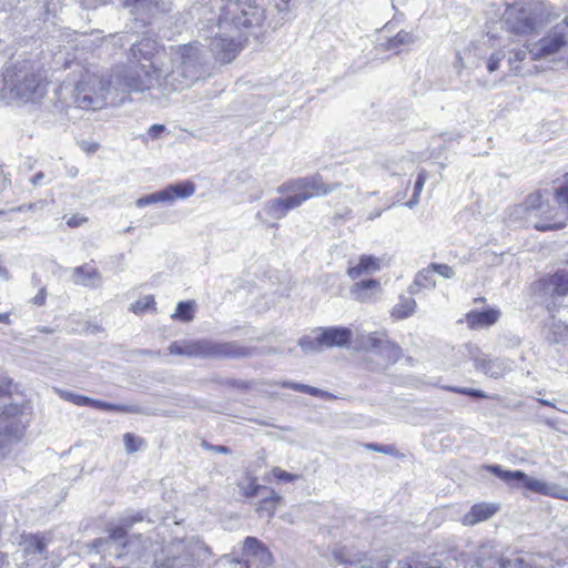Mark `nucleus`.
<instances>
[{"instance_id":"nucleus-52","label":"nucleus","mask_w":568,"mask_h":568,"mask_svg":"<svg viewBox=\"0 0 568 568\" xmlns=\"http://www.w3.org/2000/svg\"><path fill=\"white\" fill-rule=\"evenodd\" d=\"M81 149L89 154H93L99 150V144L95 142L83 141L81 143Z\"/></svg>"},{"instance_id":"nucleus-23","label":"nucleus","mask_w":568,"mask_h":568,"mask_svg":"<svg viewBox=\"0 0 568 568\" xmlns=\"http://www.w3.org/2000/svg\"><path fill=\"white\" fill-rule=\"evenodd\" d=\"M379 292L381 283L374 278L355 283L349 290L351 296L361 303L372 301Z\"/></svg>"},{"instance_id":"nucleus-19","label":"nucleus","mask_w":568,"mask_h":568,"mask_svg":"<svg viewBox=\"0 0 568 568\" xmlns=\"http://www.w3.org/2000/svg\"><path fill=\"white\" fill-rule=\"evenodd\" d=\"M301 206V200L292 193L286 197L271 199L264 204L263 211L267 216L274 220H282L286 216L288 211Z\"/></svg>"},{"instance_id":"nucleus-32","label":"nucleus","mask_w":568,"mask_h":568,"mask_svg":"<svg viewBox=\"0 0 568 568\" xmlns=\"http://www.w3.org/2000/svg\"><path fill=\"white\" fill-rule=\"evenodd\" d=\"M511 562V560L503 558L497 549L496 554H493L489 558H485V556L476 557V565L480 568H510Z\"/></svg>"},{"instance_id":"nucleus-29","label":"nucleus","mask_w":568,"mask_h":568,"mask_svg":"<svg viewBox=\"0 0 568 568\" xmlns=\"http://www.w3.org/2000/svg\"><path fill=\"white\" fill-rule=\"evenodd\" d=\"M434 270L432 268V264L419 271L409 286V292L412 294H417L420 288H434L436 286V281L434 278Z\"/></svg>"},{"instance_id":"nucleus-21","label":"nucleus","mask_w":568,"mask_h":568,"mask_svg":"<svg viewBox=\"0 0 568 568\" xmlns=\"http://www.w3.org/2000/svg\"><path fill=\"white\" fill-rule=\"evenodd\" d=\"M499 510V506L494 503H480L474 505L467 514L464 515L462 524L464 526H475L481 521L491 518Z\"/></svg>"},{"instance_id":"nucleus-26","label":"nucleus","mask_w":568,"mask_h":568,"mask_svg":"<svg viewBox=\"0 0 568 568\" xmlns=\"http://www.w3.org/2000/svg\"><path fill=\"white\" fill-rule=\"evenodd\" d=\"M73 281L79 285L99 287L102 276L94 267L77 266L73 268Z\"/></svg>"},{"instance_id":"nucleus-7","label":"nucleus","mask_w":568,"mask_h":568,"mask_svg":"<svg viewBox=\"0 0 568 568\" xmlns=\"http://www.w3.org/2000/svg\"><path fill=\"white\" fill-rule=\"evenodd\" d=\"M204 550L203 544L194 538L174 540L160 555H154V565L156 568H195Z\"/></svg>"},{"instance_id":"nucleus-44","label":"nucleus","mask_w":568,"mask_h":568,"mask_svg":"<svg viewBox=\"0 0 568 568\" xmlns=\"http://www.w3.org/2000/svg\"><path fill=\"white\" fill-rule=\"evenodd\" d=\"M443 388L446 390L456 393V394L467 395V396H471V397H476V398H486L487 397V395L480 389L467 388V387H456V386H444Z\"/></svg>"},{"instance_id":"nucleus-55","label":"nucleus","mask_w":568,"mask_h":568,"mask_svg":"<svg viewBox=\"0 0 568 568\" xmlns=\"http://www.w3.org/2000/svg\"><path fill=\"white\" fill-rule=\"evenodd\" d=\"M33 207H34V204H23L20 206L12 207L10 211L11 212H23L27 210H32Z\"/></svg>"},{"instance_id":"nucleus-62","label":"nucleus","mask_w":568,"mask_h":568,"mask_svg":"<svg viewBox=\"0 0 568 568\" xmlns=\"http://www.w3.org/2000/svg\"><path fill=\"white\" fill-rule=\"evenodd\" d=\"M233 564L235 566H240V568H247V565L246 564H242L241 561H234Z\"/></svg>"},{"instance_id":"nucleus-28","label":"nucleus","mask_w":568,"mask_h":568,"mask_svg":"<svg viewBox=\"0 0 568 568\" xmlns=\"http://www.w3.org/2000/svg\"><path fill=\"white\" fill-rule=\"evenodd\" d=\"M499 311L487 310L483 312H470L467 314V323L471 328H481L495 324L499 318Z\"/></svg>"},{"instance_id":"nucleus-10","label":"nucleus","mask_w":568,"mask_h":568,"mask_svg":"<svg viewBox=\"0 0 568 568\" xmlns=\"http://www.w3.org/2000/svg\"><path fill=\"white\" fill-rule=\"evenodd\" d=\"M355 348L378 356L379 365L385 367L394 364L402 356L400 347L390 342L387 336L381 332L357 335Z\"/></svg>"},{"instance_id":"nucleus-17","label":"nucleus","mask_w":568,"mask_h":568,"mask_svg":"<svg viewBox=\"0 0 568 568\" xmlns=\"http://www.w3.org/2000/svg\"><path fill=\"white\" fill-rule=\"evenodd\" d=\"M324 348L346 347L353 338V332L348 327L331 326L317 327Z\"/></svg>"},{"instance_id":"nucleus-56","label":"nucleus","mask_w":568,"mask_h":568,"mask_svg":"<svg viewBox=\"0 0 568 568\" xmlns=\"http://www.w3.org/2000/svg\"><path fill=\"white\" fill-rule=\"evenodd\" d=\"M42 179H43V173H41V172H40V173L36 174V175L32 178V183H33L34 185H38V184H40V182H41V180H42Z\"/></svg>"},{"instance_id":"nucleus-38","label":"nucleus","mask_w":568,"mask_h":568,"mask_svg":"<svg viewBox=\"0 0 568 568\" xmlns=\"http://www.w3.org/2000/svg\"><path fill=\"white\" fill-rule=\"evenodd\" d=\"M54 390L62 399L68 400L77 406H90L91 398L88 396L60 388H54Z\"/></svg>"},{"instance_id":"nucleus-53","label":"nucleus","mask_w":568,"mask_h":568,"mask_svg":"<svg viewBox=\"0 0 568 568\" xmlns=\"http://www.w3.org/2000/svg\"><path fill=\"white\" fill-rule=\"evenodd\" d=\"M164 129L165 128L162 124H154L149 129L148 133L151 138L156 139L159 134L164 131Z\"/></svg>"},{"instance_id":"nucleus-33","label":"nucleus","mask_w":568,"mask_h":568,"mask_svg":"<svg viewBox=\"0 0 568 568\" xmlns=\"http://www.w3.org/2000/svg\"><path fill=\"white\" fill-rule=\"evenodd\" d=\"M416 307V301L412 297H402L393 308L392 315L396 318H406L412 315Z\"/></svg>"},{"instance_id":"nucleus-46","label":"nucleus","mask_w":568,"mask_h":568,"mask_svg":"<svg viewBox=\"0 0 568 568\" xmlns=\"http://www.w3.org/2000/svg\"><path fill=\"white\" fill-rule=\"evenodd\" d=\"M154 298L152 296H146L143 300L136 301L131 305V311L134 313H141L145 310L150 308L152 305H154Z\"/></svg>"},{"instance_id":"nucleus-42","label":"nucleus","mask_w":568,"mask_h":568,"mask_svg":"<svg viewBox=\"0 0 568 568\" xmlns=\"http://www.w3.org/2000/svg\"><path fill=\"white\" fill-rule=\"evenodd\" d=\"M123 444L129 454L138 452L144 444V440L131 433L123 435Z\"/></svg>"},{"instance_id":"nucleus-36","label":"nucleus","mask_w":568,"mask_h":568,"mask_svg":"<svg viewBox=\"0 0 568 568\" xmlns=\"http://www.w3.org/2000/svg\"><path fill=\"white\" fill-rule=\"evenodd\" d=\"M487 469L493 473L495 476L500 478L501 480L510 484L513 481H517L518 477H524V471L521 470H505L499 465H490L487 466Z\"/></svg>"},{"instance_id":"nucleus-57","label":"nucleus","mask_w":568,"mask_h":568,"mask_svg":"<svg viewBox=\"0 0 568 568\" xmlns=\"http://www.w3.org/2000/svg\"><path fill=\"white\" fill-rule=\"evenodd\" d=\"M8 564L7 556L0 552V568H3Z\"/></svg>"},{"instance_id":"nucleus-45","label":"nucleus","mask_w":568,"mask_h":568,"mask_svg":"<svg viewBox=\"0 0 568 568\" xmlns=\"http://www.w3.org/2000/svg\"><path fill=\"white\" fill-rule=\"evenodd\" d=\"M239 487H240L242 494L247 498L255 497L261 489H265V487L256 484L255 478L251 479L247 485L239 484Z\"/></svg>"},{"instance_id":"nucleus-18","label":"nucleus","mask_w":568,"mask_h":568,"mask_svg":"<svg viewBox=\"0 0 568 568\" xmlns=\"http://www.w3.org/2000/svg\"><path fill=\"white\" fill-rule=\"evenodd\" d=\"M566 44V38L561 32H555L529 49V54L534 60L541 59L558 52Z\"/></svg>"},{"instance_id":"nucleus-20","label":"nucleus","mask_w":568,"mask_h":568,"mask_svg":"<svg viewBox=\"0 0 568 568\" xmlns=\"http://www.w3.org/2000/svg\"><path fill=\"white\" fill-rule=\"evenodd\" d=\"M517 481H520L524 485V487H526L528 490L544 496H550L561 499L562 494L565 493V489L561 488L559 485L547 483L538 478L529 477L525 473L524 477H518Z\"/></svg>"},{"instance_id":"nucleus-13","label":"nucleus","mask_w":568,"mask_h":568,"mask_svg":"<svg viewBox=\"0 0 568 568\" xmlns=\"http://www.w3.org/2000/svg\"><path fill=\"white\" fill-rule=\"evenodd\" d=\"M504 21L507 30L517 36H528L541 27V23L531 16L530 11L517 4L506 8Z\"/></svg>"},{"instance_id":"nucleus-3","label":"nucleus","mask_w":568,"mask_h":568,"mask_svg":"<svg viewBox=\"0 0 568 568\" xmlns=\"http://www.w3.org/2000/svg\"><path fill=\"white\" fill-rule=\"evenodd\" d=\"M45 93L47 84L27 64H14L0 73V99L8 103H34Z\"/></svg>"},{"instance_id":"nucleus-15","label":"nucleus","mask_w":568,"mask_h":568,"mask_svg":"<svg viewBox=\"0 0 568 568\" xmlns=\"http://www.w3.org/2000/svg\"><path fill=\"white\" fill-rule=\"evenodd\" d=\"M24 560L20 568H44L47 565V544L42 537L29 536L21 542Z\"/></svg>"},{"instance_id":"nucleus-1","label":"nucleus","mask_w":568,"mask_h":568,"mask_svg":"<svg viewBox=\"0 0 568 568\" xmlns=\"http://www.w3.org/2000/svg\"><path fill=\"white\" fill-rule=\"evenodd\" d=\"M205 47V44L195 40L185 44L170 47V53L165 51L159 52L170 63L168 78L172 91L189 88L205 75V65L207 63Z\"/></svg>"},{"instance_id":"nucleus-8","label":"nucleus","mask_w":568,"mask_h":568,"mask_svg":"<svg viewBox=\"0 0 568 568\" xmlns=\"http://www.w3.org/2000/svg\"><path fill=\"white\" fill-rule=\"evenodd\" d=\"M111 82L102 77L87 72L74 89V103L84 110H99L105 104Z\"/></svg>"},{"instance_id":"nucleus-43","label":"nucleus","mask_w":568,"mask_h":568,"mask_svg":"<svg viewBox=\"0 0 568 568\" xmlns=\"http://www.w3.org/2000/svg\"><path fill=\"white\" fill-rule=\"evenodd\" d=\"M531 47H526L525 49H518L513 52V57L509 58V64L511 67V71L515 75H518L520 73V68L518 65H515L516 62L524 61L527 57V53H529V49Z\"/></svg>"},{"instance_id":"nucleus-4","label":"nucleus","mask_w":568,"mask_h":568,"mask_svg":"<svg viewBox=\"0 0 568 568\" xmlns=\"http://www.w3.org/2000/svg\"><path fill=\"white\" fill-rule=\"evenodd\" d=\"M168 69L169 61H165L159 52L150 64H138L134 68H123L118 73L116 84L130 91H144L152 88H162L163 91H172L169 85Z\"/></svg>"},{"instance_id":"nucleus-16","label":"nucleus","mask_w":568,"mask_h":568,"mask_svg":"<svg viewBox=\"0 0 568 568\" xmlns=\"http://www.w3.org/2000/svg\"><path fill=\"white\" fill-rule=\"evenodd\" d=\"M209 47L215 58L223 63H229L234 60L242 49L240 41L224 37L211 39Z\"/></svg>"},{"instance_id":"nucleus-58","label":"nucleus","mask_w":568,"mask_h":568,"mask_svg":"<svg viewBox=\"0 0 568 568\" xmlns=\"http://www.w3.org/2000/svg\"><path fill=\"white\" fill-rule=\"evenodd\" d=\"M382 214V211L381 210H377V211H374L372 212L369 215H368V220H374L376 217H379Z\"/></svg>"},{"instance_id":"nucleus-2","label":"nucleus","mask_w":568,"mask_h":568,"mask_svg":"<svg viewBox=\"0 0 568 568\" xmlns=\"http://www.w3.org/2000/svg\"><path fill=\"white\" fill-rule=\"evenodd\" d=\"M555 196L558 207L550 205L549 200L544 199L540 192L532 193L526 197L524 203L514 207L511 215L538 231L561 229L562 224L554 221L559 209L568 212V179L565 185L556 190Z\"/></svg>"},{"instance_id":"nucleus-9","label":"nucleus","mask_w":568,"mask_h":568,"mask_svg":"<svg viewBox=\"0 0 568 568\" xmlns=\"http://www.w3.org/2000/svg\"><path fill=\"white\" fill-rule=\"evenodd\" d=\"M342 183L326 184L321 175H312L306 178L291 179L277 186L278 194L293 193L296 199L301 200V205L316 196H324L335 190L342 187Z\"/></svg>"},{"instance_id":"nucleus-39","label":"nucleus","mask_w":568,"mask_h":568,"mask_svg":"<svg viewBox=\"0 0 568 568\" xmlns=\"http://www.w3.org/2000/svg\"><path fill=\"white\" fill-rule=\"evenodd\" d=\"M426 179H427V172L425 170H422L418 175H417V180L415 182V186H414V193H413V196L412 199L406 203V206H408L409 209H413L419 201V195L423 191V187H424V184L426 182Z\"/></svg>"},{"instance_id":"nucleus-50","label":"nucleus","mask_w":568,"mask_h":568,"mask_svg":"<svg viewBox=\"0 0 568 568\" xmlns=\"http://www.w3.org/2000/svg\"><path fill=\"white\" fill-rule=\"evenodd\" d=\"M493 554H496V547L493 542L489 541L481 545L476 557L485 556V558H489Z\"/></svg>"},{"instance_id":"nucleus-60","label":"nucleus","mask_w":568,"mask_h":568,"mask_svg":"<svg viewBox=\"0 0 568 568\" xmlns=\"http://www.w3.org/2000/svg\"><path fill=\"white\" fill-rule=\"evenodd\" d=\"M0 322L1 323H9V315L8 314H0Z\"/></svg>"},{"instance_id":"nucleus-27","label":"nucleus","mask_w":568,"mask_h":568,"mask_svg":"<svg viewBox=\"0 0 568 568\" xmlns=\"http://www.w3.org/2000/svg\"><path fill=\"white\" fill-rule=\"evenodd\" d=\"M546 293L551 296H565L568 294V271H558L544 283Z\"/></svg>"},{"instance_id":"nucleus-24","label":"nucleus","mask_w":568,"mask_h":568,"mask_svg":"<svg viewBox=\"0 0 568 568\" xmlns=\"http://www.w3.org/2000/svg\"><path fill=\"white\" fill-rule=\"evenodd\" d=\"M475 368L491 378H500L510 369V366L500 358L477 357L475 358Z\"/></svg>"},{"instance_id":"nucleus-31","label":"nucleus","mask_w":568,"mask_h":568,"mask_svg":"<svg viewBox=\"0 0 568 568\" xmlns=\"http://www.w3.org/2000/svg\"><path fill=\"white\" fill-rule=\"evenodd\" d=\"M298 345L304 353H318L324 349L317 328L312 331V335L300 338Z\"/></svg>"},{"instance_id":"nucleus-54","label":"nucleus","mask_w":568,"mask_h":568,"mask_svg":"<svg viewBox=\"0 0 568 568\" xmlns=\"http://www.w3.org/2000/svg\"><path fill=\"white\" fill-rule=\"evenodd\" d=\"M45 297H47V291L44 287H42L39 293L33 297V303L36 305H42L44 304L45 302Z\"/></svg>"},{"instance_id":"nucleus-5","label":"nucleus","mask_w":568,"mask_h":568,"mask_svg":"<svg viewBox=\"0 0 568 568\" xmlns=\"http://www.w3.org/2000/svg\"><path fill=\"white\" fill-rule=\"evenodd\" d=\"M142 520V517H126L122 519V526L112 529L106 538L95 539L93 542L98 551H109L118 558L129 555L136 557H144L149 552L156 554L149 550L153 545L149 542L150 538H143L142 535H126L125 528L132 526L133 523Z\"/></svg>"},{"instance_id":"nucleus-49","label":"nucleus","mask_w":568,"mask_h":568,"mask_svg":"<svg viewBox=\"0 0 568 568\" xmlns=\"http://www.w3.org/2000/svg\"><path fill=\"white\" fill-rule=\"evenodd\" d=\"M504 54L493 53L487 62V69L489 72H495L499 68V63L503 60Z\"/></svg>"},{"instance_id":"nucleus-47","label":"nucleus","mask_w":568,"mask_h":568,"mask_svg":"<svg viewBox=\"0 0 568 568\" xmlns=\"http://www.w3.org/2000/svg\"><path fill=\"white\" fill-rule=\"evenodd\" d=\"M271 473L274 476V478H276L277 480H281V481H294L298 478V475L287 473L283 469H281L280 467H274L271 470Z\"/></svg>"},{"instance_id":"nucleus-41","label":"nucleus","mask_w":568,"mask_h":568,"mask_svg":"<svg viewBox=\"0 0 568 568\" xmlns=\"http://www.w3.org/2000/svg\"><path fill=\"white\" fill-rule=\"evenodd\" d=\"M281 500L282 497L274 490H271V495L262 500L260 507L256 510L260 511L265 509L270 513V515H272Z\"/></svg>"},{"instance_id":"nucleus-14","label":"nucleus","mask_w":568,"mask_h":568,"mask_svg":"<svg viewBox=\"0 0 568 568\" xmlns=\"http://www.w3.org/2000/svg\"><path fill=\"white\" fill-rule=\"evenodd\" d=\"M195 184L191 181L170 184L165 189L148 194L136 200L135 205L143 207L156 203L173 204L176 199H186L194 194Z\"/></svg>"},{"instance_id":"nucleus-48","label":"nucleus","mask_w":568,"mask_h":568,"mask_svg":"<svg viewBox=\"0 0 568 568\" xmlns=\"http://www.w3.org/2000/svg\"><path fill=\"white\" fill-rule=\"evenodd\" d=\"M432 268L434 270L435 273H437L444 278H452L455 275L454 270L447 264L433 263Z\"/></svg>"},{"instance_id":"nucleus-12","label":"nucleus","mask_w":568,"mask_h":568,"mask_svg":"<svg viewBox=\"0 0 568 568\" xmlns=\"http://www.w3.org/2000/svg\"><path fill=\"white\" fill-rule=\"evenodd\" d=\"M19 413L20 409L16 405L4 406L0 413V455L2 457L6 456L11 445L22 438L24 424Z\"/></svg>"},{"instance_id":"nucleus-35","label":"nucleus","mask_w":568,"mask_h":568,"mask_svg":"<svg viewBox=\"0 0 568 568\" xmlns=\"http://www.w3.org/2000/svg\"><path fill=\"white\" fill-rule=\"evenodd\" d=\"M281 385L284 388H291L296 392H302V393L310 394V395L316 396V397H331V394H328L327 392H325L321 388L305 385V384L293 383V382H283Z\"/></svg>"},{"instance_id":"nucleus-11","label":"nucleus","mask_w":568,"mask_h":568,"mask_svg":"<svg viewBox=\"0 0 568 568\" xmlns=\"http://www.w3.org/2000/svg\"><path fill=\"white\" fill-rule=\"evenodd\" d=\"M248 352L235 342L216 343L209 339L186 342L185 356L203 358H237Z\"/></svg>"},{"instance_id":"nucleus-22","label":"nucleus","mask_w":568,"mask_h":568,"mask_svg":"<svg viewBox=\"0 0 568 568\" xmlns=\"http://www.w3.org/2000/svg\"><path fill=\"white\" fill-rule=\"evenodd\" d=\"M243 554L255 558L262 566L272 564L273 557L268 549L255 537H246L243 542Z\"/></svg>"},{"instance_id":"nucleus-40","label":"nucleus","mask_w":568,"mask_h":568,"mask_svg":"<svg viewBox=\"0 0 568 568\" xmlns=\"http://www.w3.org/2000/svg\"><path fill=\"white\" fill-rule=\"evenodd\" d=\"M364 447L368 450L382 453L385 455L395 456L398 458L403 457V454H400L394 445H379L375 443H367L364 445Z\"/></svg>"},{"instance_id":"nucleus-30","label":"nucleus","mask_w":568,"mask_h":568,"mask_svg":"<svg viewBox=\"0 0 568 568\" xmlns=\"http://www.w3.org/2000/svg\"><path fill=\"white\" fill-rule=\"evenodd\" d=\"M90 406L105 412H120L128 414H140L142 413V408L138 405H120V404H111L103 400L91 398Z\"/></svg>"},{"instance_id":"nucleus-37","label":"nucleus","mask_w":568,"mask_h":568,"mask_svg":"<svg viewBox=\"0 0 568 568\" xmlns=\"http://www.w3.org/2000/svg\"><path fill=\"white\" fill-rule=\"evenodd\" d=\"M193 311H194V302L193 301L180 302L178 304L172 317L175 320L182 321V322H190L193 320Z\"/></svg>"},{"instance_id":"nucleus-61","label":"nucleus","mask_w":568,"mask_h":568,"mask_svg":"<svg viewBox=\"0 0 568 568\" xmlns=\"http://www.w3.org/2000/svg\"><path fill=\"white\" fill-rule=\"evenodd\" d=\"M216 450H217L219 453H223V454L229 453V448H227L226 446H217V447H216Z\"/></svg>"},{"instance_id":"nucleus-34","label":"nucleus","mask_w":568,"mask_h":568,"mask_svg":"<svg viewBox=\"0 0 568 568\" xmlns=\"http://www.w3.org/2000/svg\"><path fill=\"white\" fill-rule=\"evenodd\" d=\"M415 42V37L407 31H399L394 38L387 39L385 43H381V45L385 50H394L400 45H406Z\"/></svg>"},{"instance_id":"nucleus-51","label":"nucleus","mask_w":568,"mask_h":568,"mask_svg":"<svg viewBox=\"0 0 568 568\" xmlns=\"http://www.w3.org/2000/svg\"><path fill=\"white\" fill-rule=\"evenodd\" d=\"M185 349H186V342L183 345H180L179 343L174 342L169 347L170 354H173V355H184L185 356Z\"/></svg>"},{"instance_id":"nucleus-64","label":"nucleus","mask_w":568,"mask_h":568,"mask_svg":"<svg viewBox=\"0 0 568 568\" xmlns=\"http://www.w3.org/2000/svg\"><path fill=\"white\" fill-rule=\"evenodd\" d=\"M540 403H541L542 405H551L548 400H545V399H540Z\"/></svg>"},{"instance_id":"nucleus-63","label":"nucleus","mask_w":568,"mask_h":568,"mask_svg":"<svg viewBox=\"0 0 568 568\" xmlns=\"http://www.w3.org/2000/svg\"><path fill=\"white\" fill-rule=\"evenodd\" d=\"M561 499L568 500V490L565 489V493L562 494Z\"/></svg>"},{"instance_id":"nucleus-6","label":"nucleus","mask_w":568,"mask_h":568,"mask_svg":"<svg viewBox=\"0 0 568 568\" xmlns=\"http://www.w3.org/2000/svg\"><path fill=\"white\" fill-rule=\"evenodd\" d=\"M266 0H227L221 8L220 29L251 30L262 27L266 19Z\"/></svg>"},{"instance_id":"nucleus-25","label":"nucleus","mask_w":568,"mask_h":568,"mask_svg":"<svg viewBox=\"0 0 568 568\" xmlns=\"http://www.w3.org/2000/svg\"><path fill=\"white\" fill-rule=\"evenodd\" d=\"M382 260L373 255H362L356 265L348 267L347 275L356 280L362 275L372 274L381 270Z\"/></svg>"},{"instance_id":"nucleus-59","label":"nucleus","mask_w":568,"mask_h":568,"mask_svg":"<svg viewBox=\"0 0 568 568\" xmlns=\"http://www.w3.org/2000/svg\"><path fill=\"white\" fill-rule=\"evenodd\" d=\"M7 387H8V383H7L6 378L0 379V394L2 392H4L7 389Z\"/></svg>"}]
</instances>
